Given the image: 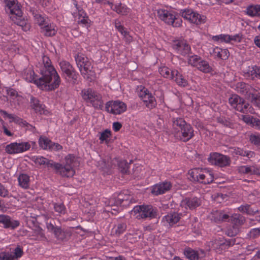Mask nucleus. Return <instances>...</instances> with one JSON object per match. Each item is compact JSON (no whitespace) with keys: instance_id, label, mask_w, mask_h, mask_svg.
I'll return each mask as SVG.
<instances>
[{"instance_id":"nucleus-1","label":"nucleus","mask_w":260,"mask_h":260,"mask_svg":"<svg viewBox=\"0 0 260 260\" xmlns=\"http://www.w3.org/2000/svg\"><path fill=\"white\" fill-rule=\"evenodd\" d=\"M43 66L40 69V78L37 80L42 88L48 89L57 88L61 82L59 75L54 67L52 66L51 60L47 56L42 57Z\"/></svg>"},{"instance_id":"nucleus-2","label":"nucleus","mask_w":260,"mask_h":260,"mask_svg":"<svg viewBox=\"0 0 260 260\" xmlns=\"http://www.w3.org/2000/svg\"><path fill=\"white\" fill-rule=\"evenodd\" d=\"M77 67L83 77L91 82L94 78V73L92 70L91 63L88 58L83 54L79 53L75 57Z\"/></svg>"},{"instance_id":"nucleus-3","label":"nucleus","mask_w":260,"mask_h":260,"mask_svg":"<svg viewBox=\"0 0 260 260\" xmlns=\"http://www.w3.org/2000/svg\"><path fill=\"white\" fill-rule=\"evenodd\" d=\"M138 219L155 218L157 216L156 209L150 205L136 206L131 211Z\"/></svg>"},{"instance_id":"nucleus-4","label":"nucleus","mask_w":260,"mask_h":260,"mask_svg":"<svg viewBox=\"0 0 260 260\" xmlns=\"http://www.w3.org/2000/svg\"><path fill=\"white\" fill-rule=\"evenodd\" d=\"M77 158L71 154H69L65 157L64 164H61L60 176L62 177H72L75 174L74 167L77 162Z\"/></svg>"},{"instance_id":"nucleus-5","label":"nucleus","mask_w":260,"mask_h":260,"mask_svg":"<svg viewBox=\"0 0 260 260\" xmlns=\"http://www.w3.org/2000/svg\"><path fill=\"white\" fill-rule=\"evenodd\" d=\"M180 14L185 19L196 25L204 23L206 21V16L201 15L191 9L181 10Z\"/></svg>"},{"instance_id":"nucleus-6","label":"nucleus","mask_w":260,"mask_h":260,"mask_svg":"<svg viewBox=\"0 0 260 260\" xmlns=\"http://www.w3.org/2000/svg\"><path fill=\"white\" fill-rule=\"evenodd\" d=\"M157 15L161 20L168 24L172 25L173 27H178L182 25V19L180 18H176L167 10H159L157 11Z\"/></svg>"},{"instance_id":"nucleus-7","label":"nucleus","mask_w":260,"mask_h":260,"mask_svg":"<svg viewBox=\"0 0 260 260\" xmlns=\"http://www.w3.org/2000/svg\"><path fill=\"white\" fill-rule=\"evenodd\" d=\"M208 160L211 164L220 167L228 166L231 164L230 157L216 152L211 153Z\"/></svg>"},{"instance_id":"nucleus-8","label":"nucleus","mask_w":260,"mask_h":260,"mask_svg":"<svg viewBox=\"0 0 260 260\" xmlns=\"http://www.w3.org/2000/svg\"><path fill=\"white\" fill-rule=\"evenodd\" d=\"M106 110L109 113L117 115L125 112L126 105L123 102L116 101H109L106 104Z\"/></svg>"},{"instance_id":"nucleus-9","label":"nucleus","mask_w":260,"mask_h":260,"mask_svg":"<svg viewBox=\"0 0 260 260\" xmlns=\"http://www.w3.org/2000/svg\"><path fill=\"white\" fill-rule=\"evenodd\" d=\"M30 145L28 142L12 143L6 147V152L8 154H16L28 150Z\"/></svg>"},{"instance_id":"nucleus-10","label":"nucleus","mask_w":260,"mask_h":260,"mask_svg":"<svg viewBox=\"0 0 260 260\" xmlns=\"http://www.w3.org/2000/svg\"><path fill=\"white\" fill-rule=\"evenodd\" d=\"M202 204L201 198L197 197H187L180 203V206L186 209L194 210L200 207Z\"/></svg>"},{"instance_id":"nucleus-11","label":"nucleus","mask_w":260,"mask_h":260,"mask_svg":"<svg viewBox=\"0 0 260 260\" xmlns=\"http://www.w3.org/2000/svg\"><path fill=\"white\" fill-rule=\"evenodd\" d=\"M194 136V131L192 126L188 124L186 125L180 132H175V136L178 139L186 142Z\"/></svg>"},{"instance_id":"nucleus-12","label":"nucleus","mask_w":260,"mask_h":260,"mask_svg":"<svg viewBox=\"0 0 260 260\" xmlns=\"http://www.w3.org/2000/svg\"><path fill=\"white\" fill-rule=\"evenodd\" d=\"M140 96L148 108L152 109L156 106L155 97L147 89L141 91Z\"/></svg>"},{"instance_id":"nucleus-13","label":"nucleus","mask_w":260,"mask_h":260,"mask_svg":"<svg viewBox=\"0 0 260 260\" xmlns=\"http://www.w3.org/2000/svg\"><path fill=\"white\" fill-rule=\"evenodd\" d=\"M0 113L3 115L7 117L8 118L11 119L10 122H14L15 123L18 124L21 126L26 127L27 129H28L30 131H33L35 129L34 126L30 125L26 121L23 120L22 119H21V118L19 117L16 115L9 114L6 111L2 110L0 111Z\"/></svg>"},{"instance_id":"nucleus-14","label":"nucleus","mask_w":260,"mask_h":260,"mask_svg":"<svg viewBox=\"0 0 260 260\" xmlns=\"http://www.w3.org/2000/svg\"><path fill=\"white\" fill-rule=\"evenodd\" d=\"M172 46L178 53L183 56L189 54L190 51L189 45L183 41H175Z\"/></svg>"},{"instance_id":"nucleus-15","label":"nucleus","mask_w":260,"mask_h":260,"mask_svg":"<svg viewBox=\"0 0 260 260\" xmlns=\"http://www.w3.org/2000/svg\"><path fill=\"white\" fill-rule=\"evenodd\" d=\"M133 203V197L128 193L127 191H124L119 193L116 199V204L123 207L129 206Z\"/></svg>"},{"instance_id":"nucleus-16","label":"nucleus","mask_w":260,"mask_h":260,"mask_svg":"<svg viewBox=\"0 0 260 260\" xmlns=\"http://www.w3.org/2000/svg\"><path fill=\"white\" fill-rule=\"evenodd\" d=\"M0 224H3L4 228L14 229L19 225V222L18 220H12L7 215L0 214Z\"/></svg>"},{"instance_id":"nucleus-17","label":"nucleus","mask_w":260,"mask_h":260,"mask_svg":"<svg viewBox=\"0 0 260 260\" xmlns=\"http://www.w3.org/2000/svg\"><path fill=\"white\" fill-rule=\"evenodd\" d=\"M172 184L170 182L165 181L154 185L151 192L152 193L157 196L165 193L166 191L170 190Z\"/></svg>"},{"instance_id":"nucleus-18","label":"nucleus","mask_w":260,"mask_h":260,"mask_svg":"<svg viewBox=\"0 0 260 260\" xmlns=\"http://www.w3.org/2000/svg\"><path fill=\"white\" fill-rule=\"evenodd\" d=\"M55 27L54 24L49 21L46 24L40 28V32L45 37H51L54 36L57 32V29Z\"/></svg>"},{"instance_id":"nucleus-19","label":"nucleus","mask_w":260,"mask_h":260,"mask_svg":"<svg viewBox=\"0 0 260 260\" xmlns=\"http://www.w3.org/2000/svg\"><path fill=\"white\" fill-rule=\"evenodd\" d=\"M23 77L26 81L29 82H34L39 88L42 90L46 91H51L54 90L42 88L39 84H37V81L40 78V77H38L37 76H35L34 72L32 70H29L25 71L23 74Z\"/></svg>"},{"instance_id":"nucleus-20","label":"nucleus","mask_w":260,"mask_h":260,"mask_svg":"<svg viewBox=\"0 0 260 260\" xmlns=\"http://www.w3.org/2000/svg\"><path fill=\"white\" fill-rule=\"evenodd\" d=\"M72 233L69 230L62 229L58 228L56 231H54V235L55 237L59 241H65L69 239Z\"/></svg>"},{"instance_id":"nucleus-21","label":"nucleus","mask_w":260,"mask_h":260,"mask_svg":"<svg viewBox=\"0 0 260 260\" xmlns=\"http://www.w3.org/2000/svg\"><path fill=\"white\" fill-rule=\"evenodd\" d=\"M180 219V214L178 213L173 212L168 214L164 217L162 221L164 222L168 223L170 225H173V224L177 223Z\"/></svg>"},{"instance_id":"nucleus-22","label":"nucleus","mask_w":260,"mask_h":260,"mask_svg":"<svg viewBox=\"0 0 260 260\" xmlns=\"http://www.w3.org/2000/svg\"><path fill=\"white\" fill-rule=\"evenodd\" d=\"M245 73L252 80L255 78L260 79V67L257 66L248 67Z\"/></svg>"},{"instance_id":"nucleus-23","label":"nucleus","mask_w":260,"mask_h":260,"mask_svg":"<svg viewBox=\"0 0 260 260\" xmlns=\"http://www.w3.org/2000/svg\"><path fill=\"white\" fill-rule=\"evenodd\" d=\"M212 218L215 222H220L229 221L230 217L222 211H215L213 213Z\"/></svg>"},{"instance_id":"nucleus-24","label":"nucleus","mask_w":260,"mask_h":260,"mask_svg":"<svg viewBox=\"0 0 260 260\" xmlns=\"http://www.w3.org/2000/svg\"><path fill=\"white\" fill-rule=\"evenodd\" d=\"M252 89L248 85L243 82L238 83L236 85L237 92L242 94L247 95L248 99H249L250 92H253L252 90Z\"/></svg>"},{"instance_id":"nucleus-25","label":"nucleus","mask_w":260,"mask_h":260,"mask_svg":"<svg viewBox=\"0 0 260 260\" xmlns=\"http://www.w3.org/2000/svg\"><path fill=\"white\" fill-rule=\"evenodd\" d=\"M214 176L213 174L210 171L204 170L202 174V177H201L200 179H199V181H197V182L207 184L212 182Z\"/></svg>"},{"instance_id":"nucleus-26","label":"nucleus","mask_w":260,"mask_h":260,"mask_svg":"<svg viewBox=\"0 0 260 260\" xmlns=\"http://www.w3.org/2000/svg\"><path fill=\"white\" fill-rule=\"evenodd\" d=\"M213 53L215 56L222 60L227 59L230 55V53L228 49H221L218 47H216L214 49Z\"/></svg>"},{"instance_id":"nucleus-27","label":"nucleus","mask_w":260,"mask_h":260,"mask_svg":"<svg viewBox=\"0 0 260 260\" xmlns=\"http://www.w3.org/2000/svg\"><path fill=\"white\" fill-rule=\"evenodd\" d=\"M246 13L251 17L260 18V5H250L246 8Z\"/></svg>"},{"instance_id":"nucleus-28","label":"nucleus","mask_w":260,"mask_h":260,"mask_svg":"<svg viewBox=\"0 0 260 260\" xmlns=\"http://www.w3.org/2000/svg\"><path fill=\"white\" fill-rule=\"evenodd\" d=\"M91 104L95 109L102 110L104 105L102 95L96 92L92 100L91 101Z\"/></svg>"},{"instance_id":"nucleus-29","label":"nucleus","mask_w":260,"mask_h":260,"mask_svg":"<svg viewBox=\"0 0 260 260\" xmlns=\"http://www.w3.org/2000/svg\"><path fill=\"white\" fill-rule=\"evenodd\" d=\"M188 124L181 118H178L174 120L173 123L174 135H175V132H180L184 127H186V125Z\"/></svg>"},{"instance_id":"nucleus-30","label":"nucleus","mask_w":260,"mask_h":260,"mask_svg":"<svg viewBox=\"0 0 260 260\" xmlns=\"http://www.w3.org/2000/svg\"><path fill=\"white\" fill-rule=\"evenodd\" d=\"M10 18L14 23L18 25L19 21L24 18L22 17V12L20 8L15 9L14 11L10 12Z\"/></svg>"},{"instance_id":"nucleus-31","label":"nucleus","mask_w":260,"mask_h":260,"mask_svg":"<svg viewBox=\"0 0 260 260\" xmlns=\"http://www.w3.org/2000/svg\"><path fill=\"white\" fill-rule=\"evenodd\" d=\"M96 93V91L92 89L91 88H88L87 89H83L81 91V94L83 99L87 103L91 104V101L92 100L93 96Z\"/></svg>"},{"instance_id":"nucleus-32","label":"nucleus","mask_w":260,"mask_h":260,"mask_svg":"<svg viewBox=\"0 0 260 260\" xmlns=\"http://www.w3.org/2000/svg\"><path fill=\"white\" fill-rule=\"evenodd\" d=\"M35 21L41 28L49 21L47 17H44L42 15L38 13H33Z\"/></svg>"},{"instance_id":"nucleus-33","label":"nucleus","mask_w":260,"mask_h":260,"mask_svg":"<svg viewBox=\"0 0 260 260\" xmlns=\"http://www.w3.org/2000/svg\"><path fill=\"white\" fill-rule=\"evenodd\" d=\"M229 102L233 108L237 110L238 106L243 102V99L237 94H233L229 99Z\"/></svg>"},{"instance_id":"nucleus-34","label":"nucleus","mask_w":260,"mask_h":260,"mask_svg":"<svg viewBox=\"0 0 260 260\" xmlns=\"http://www.w3.org/2000/svg\"><path fill=\"white\" fill-rule=\"evenodd\" d=\"M233 154L242 156H246L248 158L252 157L254 155V153L253 151L244 150L243 148L239 147L235 148L234 149Z\"/></svg>"},{"instance_id":"nucleus-35","label":"nucleus","mask_w":260,"mask_h":260,"mask_svg":"<svg viewBox=\"0 0 260 260\" xmlns=\"http://www.w3.org/2000/svg\"><path fill=\"white\" fill-rule=\"evenodd\" d=\"M238 210L240 212L245 213L248 215H254L256 213L258 212V210L257 209H253L250 205L248 204L240 206L238 208Z\"/></svg>"},{"instance_id":"nucleus-36","label":"nucleus","mask_w":260,"mask_h":260,"mask_svg":"<svg viewBox=\"0 0 260 260\" xmlns=\"http://www.w3.org/2000/svg\"><path fill=\"white\" fill-rule=\"evenodd\" d=\"M197 68L199 70L205 73H210L212 71V68L209 65L208 62L202 59L200 60Z\"/></svg>"},{"instance_id":"nucleus-37","label":"nucleus","mask_w":260,"mask_h":260,"mask_svg":"<svg viewBox=\"0 0 260 260\" xmlns=\"http://www.w3.org/2000/svg\"><path fill=\"white\" fill-rule=\"evenodd\" d=\"M253 92H250L249 99L252 103L260 108V94L258 90L255 89H252Z\"/></svg>"},{"instance_id":"nucleus-38","label":"nucleus","mask_w":260,"mask_h":260,"mask_svg":"<svg viewBox=\"0 0 260 260\" xmlns=\"http://www.w3.org/2000/svg\"><path fill=\"white\" fill-rule=\"evenodd\" d=\"M8 9L11 12L15 9L20 8V4H18L17 0H3Z\"/></svg>"},{"instance_id":"nucleus-39","label":"nucleus","mask_w":260,"mask_h":260,"mask_svg":"<svg viewBox=\"0 0 260 260\" xmlns=\"http://www.w3.org/2000/svg\"><path fill=\"white\" fill-rule=\"evenodd\" d=\"M253 110V108L250 106L248 103L245 102L243 99L242 103H241V104L238 106L237 109V111L243 113H246L247 112L252 113Z\"/></svg>"},{"instance_id":"nucleus-40","label":"nucleus","mask_w":260,"mask_h":260,"mask_svg":"<svg viewBox=\"0 0 260 260\" xmlns=\"http://www.w3.org/2000/svg\"><path fill=\"white\" fill-rule=\"evenodd\" d=\"M19 185L24 188H27L29 186V177L24 174H20L18 178Z\"/></svg>"},{"instance_id":"nucleus-41","label":"nucleus","mask_w":260,"mask_h":260,"mask_svg":"<svg viewBox=\"0 0 260 260\" xmlns=\"http://www.w3.org/2000/svg\"><path fill=\"white\" fill-rule=\"evenodd\" d=\"M79 76V74L76 71L75 68H74L64 76V78L66 79H68L73 84H76L78 83Z\"/></svg>"},{"instance_id":"nucleus-42","label":"nucleus","mask_w":260,"mask_h":260,"mask_svg":"<svg viewBox=\"0 0 260 260\" xmlns=\"http://www.w3.org/2000/svg\"><path fill=\"white\" fill-rule=\"evenodd\" d=\"M30 104L31 108L34 109L36 112L42 113L44 110V106L41 104L39 101L35 98L32 97L31 98Z\"/></svg>"},{"instance_id":"nucleus-43","label":"nucleus","mask_w":260,"mask_h":260,"mask_svg":"<svg viewBox=\"0 0 260 260\" xmlns=\"http://www.w3.org/2000/svg\"><path fill=\"white\" fill-rule=\"evenodd\" d=\"M184 253L186 257L189 260H198L199 259L198 252L190 248H186Z\"/></svg>"},{"instance_id":"nucleus-44","label":"nucleus","mask_w":260,"mask_h":260,"mask_svg":"<svg viewBox=\"0 0 260 260\" xmlns=\"http://www.w3.org/2000/svg\"><path fill=\"white\" fill-rule=\"evenodd\" d=\"M59 66L64 77L74 68L69 62L66 61H61L59 63Z\"/></svg>"},{"instance_id":"nucleus-45","label":"nucleus","mask_w":260,"mask_h":260,"mask_svg":"<svg viewBox=\"0 0 260 260\" xmlns=\"http://www.w3.org/2000/svg\"><path fill=\"white\" fill-rule=\"evenodd\" d=\"M45 165L48 168H51L54 169L55 173L60 175L61 164L54 162L52 160L47 159Z\"/></svg>"},{"instance_id":"nucleus-46","label":"nucleus","mask_w":260,"mask_h":260,"mask_svg":"<svg viewBox=\"0 0 260 260\" xmlns=\"http://www.w3.org/2000/svg\"><path fill=\"white\" fill-rule=\"evenodd\" d=\"M160 74L165 78L170 79H174V75L175 73H177V71H171L167 67H163L159 70Z\"/></svg>"},{"instance_id":"nucleus-47","label":"nucleus","mask_w":260,"mask_h":260,"mask_svg":"<svg viewBox=\"0 0 260 260\" xmlns=\"http://www.w3.org/2000/svg\"><path fill=\"white\" fill-rule=\"evenodd\" d=\"M235 240H222L220 244V247L217 252L221 253L223 250L228 249L230 246L235 244Z\"/></svg>"},{"instance_id":"nucleus-48","label":"nucleus","mask_w":260,"mask_h":260,"mask_svg":"<svg viewBox=\"0 0 260 260\" xmlns=\"http://www.w3.org/2000/svg\"><path fill=\"white\" fill-rule=\"evenodd\" d=\"M203 170L200 169H194L190 171L189 174L192 180L196 182L199 181V179H200L201 177H202Z\"/></svg>"},{"instance_id":"nucleus-49","label":"nucleus","mask_w":260,"mask_h":260,"mask_svg":"<svg viewBox=\"0 0 260 260\" xmlns=\"http://www.w3.org/2000/svg\"><path fill=\"white\" fill-rule=\"evenodd\" d=\"M40 146L43 149H49L51 141L46 137H41L39 141Z\"/></svg>"},{"instance_id":"nucleus-50","label":"nucleus","mask_w":260,"mask_h":260,"mask_svg":"<svg viewBox=\"0 0 260 260\" xmlns=\"http://www.w3.org/2000/svg\"><path fill=\"white\" fill-rule=\"evenodd\" d=\"M179 86L185 87L187 85L188 83L186 79L180 75L178 72L175 73L174 75V79H173Z\"/></svg>"},{"instance_id":"nucleus-51","label":"nucleus","mask_w":260,"mask_h":260,"mask_svg":"<svg viewBox=\"0 0 260 260\" xmlns=\"http://www.w3.org/2000/svg\"><path fill=\"white\" fill-rule=\"evenodd\" d=\"M126 229V225L124 223H121L118 224L114 228V231L113 232L115 234L119 236L122 234Z\"/></svg>"},{"instance_id":"nucleus-52","label":"nucleus","mask_w":260,"mask_h":260,"mask_svg":"<svg viewBox=\"0 0 260 260\" xmlns=\"http://www.w3.org/2000/svg\"><path fill=\"white\" fill-rule=\"evenodd\" d=\"M201 59V57L198 55H191L189 56L188 62L191 66L197 68Z\"/></svg>"},{"instance_id":"nucleus-53","label":"nucleus","mask_w":260,"mask_h":260,"mask_svg":"<svg viewBox=\"0 0 260 260\" xmlns=\"http://www.w3.org/2000/svg\"><path fill=\"white\" fill-rule=\"evenodd\" d=\"M113 9L118 14L123 15H126L128 13V8L125 6L122 5L121 4H119L118 5H115Z\"/></svg>"},{"instance_id":"nucleus-54","label":"nucleus","mask_w":260,"mask_h":260,"mask_svg":"<svg viewBox=\"0 0 260 260\" xmlns=\"http://www.w3.org/2000/svg\"><path fill=\"white\" fill-rule=\"evenodd\" d=\"M119 171L123 174H126L128 171V165L126 160H122L119 161L118 164Z\"/></svg>"},{"instance_id":"nucleus-55","label":"nucleus","mask_w":260,"mask_h":260,"mask_svg":"<svg viewBox=\"0 0 260 260\" xmlns=\"http://www.w3.org/2000/svg\"><path fill=\"white\" fill-rule=\"evenodd\" d=\"M230 35H220L215 36L212 37V39L215 41H220L221 42L229 43L230 42Z\"/></svg>"},{"instance_id":"nucleus-56","label":"nucleus","mask_w":260,"mask_h":260,"mask_svg":"<svg viewBox=\"0 0 260 260\" xmlns=\"http://www.w3.org/2000/svg\"><path fill=\"white\" fill-rule=\"evenodd\" d=\"M232 220L235 224L241 225L244 224L245 220L243 216L239 214L232 216Z\"/></svg>"},{"instance_id":"nucleus-57","label":"nucleus","mask_w":260,"mask_h":260,"mask_svg":"<svg viewBox=\"0 0 260 260\" xmlns=\"http://www.w3.org/2000/svg\"><path fill=\"white\" fill-rule=\"evenodd\" d=\"M54 209L58 214H64L66 213V207L62 203H54Z\"/></svg>"},{"instance_id":"nucleus-58","label":"nucleus","mask_w":260,"mask_h":260,"mask_svg":"<svg viewBox=\"0 0 260 260\" xmlns=\"http://www.w3.org/2000/svg\"><path fill=\"white\" fill-rule=\"evenodd\" d=\"M14 254H12V257L14 260L15 259H17L18 258L21 257L23 254V251L21 247L20 246H17L14 250H13Z\"/></svg>"},{"instance_id":"nucleus-59","label":"nucleus","mask_w":260,"mask_h":260,"mask_svg":"<svg viewBox=\"0 0 260 260\" xmlns=\"http://www.w3.org/2000/svg\"><path fill=\"white\" fill-rule=\"evenodd\" d=\"M217 121L218 123L221 124L222 125H224V126L230 127V128H233L234 126V124L232 122H231V121L226 119L224 118H223V117L217 118Z\"/></svg>"},{"instance_id":"nucleus-60","label":"nucleus","mask_w":260,"mask_h":260,"mask_svg":"<svg viewBox=\"0 0 260 260\" xmlns=\"http://www.w3.org/2000/svg\"><path fill=\"white\" fill-rule=\"evenodd\" d=\"M260 236V228H255L251 230L247 236L252 239H255Z\"/></svg>"},{"instance_id":"nucleus-61","label":"nucleus","mask_w":260,"mask_h":260,"mask_svg":"<svg viewBox=\"0 0 260 260\" xmlns=\"http://www.w3.org/2000/svg\"><path fill=\"white\" fill-rule=\"evenodd\" d=\"M111 136V131L108 129H106L101 133L99 139L101 142H104V141L107 140L108 138H110Z\"/></svg>"},{"instance_id":"nucleus-62","label":"nucleus","mask_w":260,"mask_h":260,"mask_svg":"<svg viewBox=\"0 0 260 260\" xmlns=\"http://www.w3.org/2000/svg\"><path fill=\"white\" fill-rule=\"evenodd\" d=\"M238 172L240 174H251V166H242L238 168Z\"/></svg>"},{"instance_id":"nucleus-63","label":"nucleus","mask_w":260,"mask_h":260,"mask_svg":"<svg viewBox=\"0 0 260 260\" xmlns=\"http://www.w3.org/2000/svg\"><path fill=\"white\" fill-rule=\"evenodd\" d=\"M249 141L252 144L255 146H260V135H251L249 137Z\"/></svg>"},{"instance_id":"nucleus-64","label":"nucleus","mask_w":260,"mask_h":260,"mask_svg":"<svg viewBox=\"0 0 260 260\" xmlns=\"http://www.w3.org/2000/svg\"><path fill=\"white\" fill-rule=\"evenodd\" d=\"M0 260H14L12 257V253L9 252H1Z\"/></svg>"}]
</instances>
